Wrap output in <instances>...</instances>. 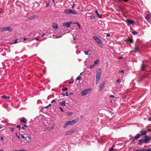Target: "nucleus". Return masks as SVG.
Wrapping results in <instances>:
<instances>
[{
	"mask_svg": "<svg viewBox=\"0 0 151 151\" xmlns=\"http://www.w3.org/2000/svg\"><path fill=\"white\" fill-rule=\"evenodd\" d=\"M79 121V119L77 118L72 121H68L65 122L64 124L63 127L64 128H66L69 125H73L77 123Z\"/></svg>",
	"mask_w": 151,
	"mask_h": 151,
	"instance_id": "1",
	"label": "nucleus"
},
{
	"mask_svg": "<svg viewBox=\"0 0 151 151\" xmlns=\"http://www.w3.org/2000/svg\"><path fill=\"white\" fill-rule=\"evenodd\" d=\"M93 38L96 41L98 45L101 47H103V44L100 39L96 36H93Z\"/></svg>",
	"mask_w": 151,
	"mask_h": 151,
	"instance_id": "2",
	"label": "nucleus"
},
{
	"mask_svg": "<svg viewBox=\"0 0 151 151\" xmlns=\"http://www.w3.org/2000/svg\"><path fill=\"white\" fill-rule=\"evenodd\" d=\"M91 90V88H90L83 90L81 92V95L84 96L86 94H88L90 92Z\"/></svg>",
	"mask_w": 151,
	"mask_h": 151,
	"instance_id": "3",
	"label": "nucleus"
},
{
	"mask_svg": "<svg viewBox=\"0 0 151 151\" xmlns=\"http://www.w3.org/2000/svg\"><path fill=\"white\" fill-rule=\"evenodd\" d=\"M64 12L66 14H71L73 15H76L77 14V12L74 11L71 9H65L64 11Z\"/></svg>",
	"mask_w": 151,
	"mask_h": 151,
	"instance_id": "4",
	"label": "nucleus"
},
{
	"mask_svg": "<svg viewBox=\"0 0 151 151\" xmlns=\"http://www.w3.org/2000/svg\"><path fill=\"white\" fill-rule=\"evenodd\" d=\"M8 31L9 32H11L12 31V29L9 26H7L1 28L0 29V31L1 32H4Z\"/></svg>",
	"mask_w": 151,
	"mask_h": 151,
	"instance_id": "5",
	"label": "nucleus"
},
{
	"mask_svg": "<svg viewBox=\"0 0 151 151\" xmlns=\"http://www.w3.org/2000/svg\"><path fill=\"white\" fill-rule=\"evenodd\" d=\"M149 141V140L147 139L146 136L145 137V139H140L139 140V144L141 145L143 143H146Z\"/></svg>",
	"mask_w": 151,
	"mask_h": 151,
	"instance_id": "6",
	"label": "nucleus"
},
{
	"mask_svg": "<svg viewBox=\"0 0 151 151\" xmlns=\"http://www.w3.org/2000/svg\"><path fill=\"white\" fill-rule=\"evenodd\" d=\"M77 130V128H75L74 129L72 130H71L68 131L66 132L65 135H71L73 133L76 132Z\"/></svg>",
	"mask_w": 151,
	"mask_h": 151,
	"instance_id": "7",
	"label": "nucleus"
},
{
	"mask_svg": "<svg viewBox=\"0 0 151 151\" xmlns=\"http://www.w3.org/2000/svg\"><path fill=\"white\" fill-rule=\"evenodd\" d=\"M55 127V125L52 124V126L50 127H46L44 129V131L45 132H48L50 131L53 129Z\"/></svg>",
	"mask_w": 151,
	"mask_h": 151,
	"instance_id": "8",
	"label": "nucleus"
},
{
	"mask_svg": "<svg viewBox=\"0 0 151 151\" xmlns=\"http://www.w3.org/2000/svg\"><path fill=\"white\" fill-rule=\"evenodd\" d=\"M105 81H103L99 84V90L101 91L105 85Z\"/></svg>",
	"mask_w": 151,
	"mask_h": 151,
	"instance_id": "9",
	"label": "nucleus"
},
{
	"mask_svg": "<svg viewBox=\"0 0 151 151\" xmlns=\"http://www.w3.org/2000/svg\"><path fill=\"white\" fill-rule=\"evenodd\" d=\"M72 23L71 22H64L63 24V25L68 28H69L71 24Z\"/></svg>",
	"mask_w": 151,
	"mask_h": 151,
	"instance_id": "10",
	"label": "nucleus"
},
{
	"mask_svg": "<svg viewBox=\"0 0 151 151\" xmlns=\"http://www.w3.org/2000/svg\"><path fill=\"white\" fill-rule=\"evenodd\" d=\"M126 21L129 24L134 25V22L133 20L127 19L126 20Z\"/></svg>",
	"mask_w": 151,
	"mask_h": 151,
	"instance_id": "11",
	"label": "nucleus"
},
{
	"mask_svg": "<svg viewBox=\"0 0 151 151\" xmlns=\"http://www.w3.org/2000/svg\"><path fill=\"white\" fill-rule=\"evenodd\" d=\"M1 98L5 100H9L10 99V97L6 96V95H4L1 96Z\"/></svg>",
	"mask_w": 151,
	"mask_h": 151,
	"instance_id": "12",
	"label": "nucleus"
},
{
	"mask_svg": "<svg viewBox=\"0 0 151 151\" xmlns=\"http://www.w3.org/2000/svg\"><path fill=\"white\" fill-rule=\"evenodd\" d=\"M151 17V13H150L148 14L145 17V19L147 20H148Z\"/></svg>",
	"mask_w": 151,
	"mask_h": 151,
	"instance_id": "13",
	"label": "nucleus"
},
{
	"mask_svg": "<svg viewBox=\"0 0 151 151\" xmlns=\"http://www.w3.org/2000/svg\"><path fill=\"white\" fill-rule=\"evenodd\" d=\"M20 121L21 122H22L24 123H26L27 122V119L24 117H22L20 119Z\"/></svg>",
	"mask_w": 151,
	"mask_h": 151,
	"instance_id": "14",
	"label": "nucleus"
},
{
	"mask_svg": "<svg viewBox=\"0 0 151 151\" xmlns=\"http://www.w3.org/2000/svg\"><path fill=\"white\" fill-rule=\"evenodd\" d=\"M52 26L54 29H57L58 28L57 24L56 23H53L52 24Z\"/></svg>",
	"mask_w": 151,
	"mask_h": 151,
	"instance_id": "15",
	"label": "nucleus"
},
{
	"mask_svg": "<svg viewBox=\"0 0 151 151\" xmlns=\"http://www.w3.org/2000/svg\"><path fill=\"white\" fill-rule=\"evenodd\" d=\"M141 135L140 134H137L136 136L134 137V139L135 140H137L140 138Z\"/></svg>",
	"mask_w": 151,
	"mask_h": 151,
	"instance_id": "16",
	"label": "nucleus"
},
{
	"mask_svg": "<svg viewBox=\"0 0 151 151\" xmlns=\"http://www.w3.org/2000/svg\"><path fill=\"white\" fill-rule=\"evenodd\" d=\"M101 76H96V84H97L99 82Z\"/></svg>",
	"mask_w": 151,
	"mask_h": 151,
	"instance_id": "17",
	"label": "nucleus"
},
{
	"mask_svg": "<svg viewBox=\"0 0 151 151\" xmlns=\"http://www.w3.org/2000/svg\"><path fill=\"white\" fill-rule=\"evenodd\" d=\"M65 101H62L60 103V104L63 106H65Z\"/></svg>",
	"mask_w": 151,
	"mask_h": 151,
	"instance_id": "18",
	"label": "nucleus"
},
{
	"mask_svg": "<svg viewBox=\"0 0 151 151\" xmlns=\"http://www.w3.org/2000/svg\"><path fill=\"white\" fill-rule=\"evenodd\" d=\"M140 133H141L140 134H141V136L145 135L147 133V131H141L140 132Z\"/></svg>",
	"mask_w": 151,
	"mask_h": 151,
	"instance_id": "19",
	"label": "nucleus"
},
{
	"mask_svg": "<svg viewBox=\"0 0 151 151\" xmlns=\"http://www.w3.org/2000/svg\"><path fill=\"white\" fill-rule=\"evenodd\" d=\"M95 13L97 15V17L99 18H101L102 17V15L101 14H100L98 13V11L97 10H96L95 11Z\"/></svg>",
	"mask_w": 151,
	"mask_h": 151,
	"instance_id": "20",
	"label": "nucleus"
},
{
	"mask_svg": "<svg viewBox=\"0 0 151 151\" xmlns=\"http://www.w3.org/2000/svg\"><path fill=\"white\" fill-rule=\"evenodd\" d=\"M101 70L100 68L98 69L96 71V74L101 75Z\"/></svg>",
	"mask_w": 151,
	"mask_h": 151,
	"instance_id": "21",
	"label": "nucleus"
},
{
	"mask_svg": "<svg viewBox=\"0 0 151 151\" xmlns=\"http://www.w3.org/2000/svg\"><path fill=\"white\" fill-rule=\"evenodd\" d=\"M146 67V65L144 64H142L141 66V69L143 70H144L145 69Z\"/></svg>",
	"mask_w": 151,
	"mask_h": 151,
	"instance_id": "22",
	"label": "nucleus"
},
{
	"mask_svg": "<svg viewBox=\"0 0 151 151\" xmlns=\"http://www.w3.org/2000/svg\"><path fill=\"white\" fill-rule=\"evenodd\" d=\"M25 139L26 140V141H28V142H29L30 141L31 139L29 137L27 136L25 138Z\"/></svg>",
	"mask_w": 151,
	"mask_h": 151,
	"instance_id": "23",
	"label": "nucleus"
},
{
	"mask_svg": "<svg viewBox=\"0 0 151 151\" xmlns=\"http://www.w3.org/2000/svg\"><path fill=\"white\" fill-rule=\"evenodd\" d=\"M125 41L128 44H129L133 43L132 40H125Z\"/></svg>",
	"mask_w": 151,
	"mask_h": 151,
	"instance_id": "24",
	"label": "nucleus"
},
{
	"mask_svg": "<svg viewBox=\"0 0 151 151\" xmlns=\"http://www.w3.org/2000/svg\"><path fill=\"white\" fill-rule=\"evenodd\" d=\"M67 113L68 114V115L69 116L72 115L73 114L72 111L67 112Z\"/></svg>",
	"mask_w": 151,
	"mask_h": 151,
	"instance_id": "25",
	"label": "nucleus"
},
{
	"mask_svg": "<svg viewBox=\"0 0 151 151\" xmlns=\"http://www.w3.org/2000/svg\"><path fill=\"white\" fill-rule=\"evenodd\" d=\"M35 16H32L28 18V19L30 20L33 19L34 18Z\"/></svg>",
	"mask_w": 151,
	"mask_h": 151,
	"instance_id": "26",
	"label": "nucleus"
},
{
	"mask_svg": "<svg viewBox=\"0 0 151 151\" xmlns=\"http://www.w3.org/2000/svg\"><path fill=\"white\" fill-rule=\"evenodd\" d=\"M68 90V88L67 87H64V88H63L62 89V90L63 91H67Z\"/></svg>",
	"mask_w": 151,
	"mask_h": 151,
	"instance_id": "27",
	"label": "nucleus"
},
{
	"mask_svg": "<svg viewBox=\"0 0 151 151\" xmlns=\"http://www.w3.org/2000/svg\"><path fill=\"white\" fill-rule=\"evenodd\" d=\"M137 32L136 31H134L132 32V34L133 35H137Z\"/></svg>",
	"mask_w": 151,
	"mask_h": 151,
	"instance_id": "28",
	"label": "nucleus"
},
{
	"mask_svg": "<svg viewBox=\"0 0 151 151\" xmlns=\"http://www.w3.org/2000/svg\"><path fill=\"white\" fill-rule=\"evenodd\" d=\"M99 62V60H97L95 61L94 64L95 65L96 64H98Z\"/></svg>",
	"mask_w": 151,
	"mask_h": 151,
	"instance_id": "29",
	"label": "nucleus"
},
{
	"mask_svg": "<svg viewBox=\"0 0 151 151\" xmlns=\"http://www.w3.org/2000/svg\"><path fill=\"white\" fill-rule=\"evenodd\" d=\"M13 151H27L26 150L24 149H20L19 150H14Z\"/></svg>",
	"mask_w": 151,
	"mask_h": 151,
	"instance_id": "30",
	"label": "nucleus"
},
{
	"mask_svg": "<svg viewBox=\"0 0 151 151\" xmlns=\"http://www.w3.org/2000/svg\"><path fill=\"white\" fill-rule=\"evenodd\" d=\"M91 51V50H89L88 51H86L84 52L85 54L86 55H88L89 52Z\"/></svg>",
	"mask_w": 151,
	"mask_h": 151,
	"instance_id": "31",
	"label": "nucleus"
},
{
	"mask_svg": "<svg viewBox=\"0 0 151 151\" xmlns=\"http://www.w3.org/2000/svg\"><path fill=\"white\" fill-rule=\"evenodd\" d=\"M75 23H76V24H77V25H78V28H79V29H81V26L77 22H76Z\"/></svg>",
	"mask_w": 151,
	"mask_h": 151,
	"instance_id": "32",
	"label": "nucleus"
},
{
	"mask_svg": "<svg viewBox=\"0 0 151 151\" xmlns=\"http://www.w3.org/2000/svg\"><path fill=\"white\" fill-rule=\"evenodd\" d=\"M76 79L78 80H80L81 79V76L80 75H79V76H78L76 78Z\"/></svg>",
	"mask_w": 151,
	"mask_h": 151,
	"instance_id": "33",
	"label": "nucleus"
},
{
	"mask_svg": "<svg viewBox=\"0 0 151 151\" xmlns=\"http://www.w3.org/2000/svg\"><path fill=\"white\" fill-rule=\"evenodd\" d=\"M95 65L94 64H93L92 65H91L89 66V67L90 68H92L94 67V66H95Z\"/></svg>",
	"mask_w": 151,
	"mask_h": 151,
	"instance_id": "34",
	"label": "nucleus"
},
{
	"mask_svg": "<svg viewBox=\"0 0 151 151\" xmlns=\"http://www.w3.org/2000/svg\"><path fill=\"white\" fill-rule=\"evenodd\" d=\"M90 18L92 19H94L95 18V17L93 15H92L91 16V17H90Z\"/></svg>",
	"mask_w": 151,
	"mask_h": 151,
	"instance_id": "35",
	"label": "nucleus"
},
{
	"mask_svg": "<svg viewBox=\"0 0 151 151\" xmlns=\"http://www.w3.org/2000/svg\"><path fill=\"white\" fill-rule=\"evenodd\" d=\"M134 50L136 52L138 51V49L136 47H135Z\"/></svg>",
	"mask_w": 151,
	"mask_h": 151,
	"instance_id": "36",
	"label": "nucleus"
},
{
	"mask_svg": "<svg viewBox=\"0 0 151 151\" xmlns=\"http://www.w3.org/2000/svg\"><path fill=\"white\" fill-rule=\"evenodd\" d=\"M146 137L147 138V139L148 140H149V141L151 139V137H148V136L147 135Z\"/></svg>",
	"mask_w": 151,
	"mask_h": 151,
	"instance_id": "37",
	"label": "nucleus"
},
{
	"mask_svg": "<svg viewBox=\"0 0 151 151\" xmlns=\"http://www.w3.org/2000/svg\"><path fill=\"white\" fill-rule=\"evenodd\" d=\"M74 82V81H69V83L70 84H73V83Z\"/></svg>",
	"mask_w": 151,
	"mask_h": 151,
	"instance_id": "38",
	"label": "nucleus"
},
{
	"mask_svg": "<svg viewBox=\"0 0 151 151\" xmlns=\"http://www.w3.org/2000/svg\"><path fill=\"white\" fill-rule=\"evenodd\" d=\"M114 150V149L113 147H112L111 148H110L109 150V151H112Z\"/></svg>",
	"mask_w": 151,
	"mask_h": 151,
	"instance_id": "39",
	"label": "nucleus"
},
{
	"mask_svg": "<svg viewBox=\"0 0 151 151\" xmlns=\"http://www.w3.org/2000/svg\"><path fill=\"white\" fill-rule=\"evenodd\" d=\"M137 151H146V150H141V149H138L137 150Z\"/></svg>",
	"mask_w": 151,
	"mask_h": 151,
	"instance_id": "40",
	"label": "nucleus"
},
{
	"mask_svg": "<svg viewBox=\"0 0 151 151\" xmlns=\"http://www.w3.org/2000/svg\"><path fill=\"white\" fill-rule=\"evenodd\" d=\"M121 81V80L120 79H118L116 80V82L118 83H120Z\"/></svg>",
	"mask_w": 151,
	"mask_h": 151,
	"instance_id": "41",
	"label": "nucleus"
},
{
	"mask_svg": "<svg viewBox=\"0 0 151 151\" xmlns=\"http://www.w3.org/2000/svg\"><path fill=\"white\" fill-rule=\"evenodd\" d=\"M17 127V128H19V129H21V126L20 125H17L16 126Z\"/></svg>",
	"mask_w": 151,
	"mask_h": 151,
	"instance_id": "42",
	"label": "nucleus"
},
{
	"mask_svg": "<svg viewBox=\"0 0 151 151\" xmlns=\"http://www.w3.org/2000/svg\"><path fill=\"white\" fill-rule=\"evenodd\" d=\"M59 109H60V110L62 112H63L64 111V110L62 107H60L59 108Z\"/></svg>",
	"mask_w": 151,
	"mask_h": 151,
	"instance_id": "43",
	"label": "nucleus"
},
{
	"mask_svg": "<svg viewBox=\"0 0 151 151\" xmlns=\"http://www.w3.org/2000/svg\"><path fill=\"white\" fill-rule=\"evenodd\" d=\"M20 135H21V137L22 138L24 139L25 138L24 136L23 135V134H21Z\"/></svg>",
	"mask_w": 151,
	"mask_h": 151,
	"instance_id": "44",
	"label": "nucleus"
},
{
	"mask_svg": "<svg viewBox=\"0 0 151 151\" xmlns=\"http://www.w3.org/2000/svg\"><path fill=\"white\" fill-rule=\"evenodd\" d=\"M55 99H53L51 101V103H53V102H55Z\"/></svg>",
	"mask_w": 151,
	"mask_h": 151,
	"instance_id": "45",
	"label": "nucleus"
},
{
	"mask_svg": "<svg viewBox=\"0 0 151 151\" xmlns=\"http://www.w3.org/2000/svg\"><path fill=\"white\" fill-rule=\"evenodd\" d=\"M146 151H151V148L146 150Z\"/></svg>",
	"mask_w": 151,
	"mask_h": 151,
	"instance_id": "46",
	"label": "nucleus"
},
{
	"mask_svg": "<svg viewBox=\"0 0 151 151\" xmlns=\"http://www.w3.org/2000/svg\"><path fill=\"white\" fill-rule=\"evenodd\" d=\"M15 129L14 128H11V131L13 132V131H14Z\"/></svg>",
	"mask_w": 151,
	"mask_h": 151,
	"instance_id": "47",
	"label": "nucleus"
},
{
	"mask_svg": "<svg viewBox=\"0 0 151 151\" xmlns=\"http://www.w3.org/2000/svg\"><path fill=\"white\" fill-rule=\"evenodd\" d=\"M111 97L112 98H114V96L112 95H110L109 96Z\"/></svg>",
	"mask_w": 151,
	"mask_h": 151,
	"instance_id": "48",
	"label": "nucleus"
},
{
	"mask_svg": "<svg viewBox=\"0 0 151 151\" xmlns=\"http://www.w3.org/2000/svg\"><path fill=\"white\" fill-rule=\"evenodd\" d=\"M106 36H107V37H110V34H109V33H108V34H107V35H106Z\"/></svg>",
	"mask_w": 151,
	"mask_h": 151,
	"instance_id": "49",
	"label": "nucleus"
},
{
	"mask_svg": "<svg viewBox=\"0 0 151 151\" xmlns=\"http://www.w3.org/2000/svg\"><path fill=\"white\" fill-rule=\"evenodd\" d=\"M123 58L122 57H120L119 58L118 60H121V59H122Z\"/></svg>",
	"mask_w": 151,
	"mask_h": 151,
	"instance_id": "50",
	"label": "nucleus"
},
{
	"mask_svg": "<svg viewBox=\"0 0 151 151\" xmlns=\"http://www.w3.org/2000/svg\"><path fill=\"white\" fill-rule=\"evenodd\" d=\"M14 43H17V40H16L14 41Z\"/></svg>",
	"mask_w": 151,
	"mask_h": 151,
	"instance_id": "51",
	"label": "nucleus"
},
{
	"mask_svg": "<svg viewBox=\"0 0 151 151\" xmlns=\"http://www.w3.org/2000/svg\"><path fill=\"white\" fill-rule=\"evenodd\" d=\"M148 120L149 121H151V117L148 118Z\"/></svg>",
	"mask_w": 151,
	"mask_h": 151,
	"instance_id": "52",
	"label": "nucleus"
},
{
	"mask_svg": "<svg viewBox=\"0 0 151 151\" xmlns=\"http://www.w3.org/2000/svg\"><path fill=\"white\" fill-rule=\"evenodd\" d=\"M120 72L122 73H124V70H122L120 71Z\"/></svg>",
	"mask_w": 151,
	"mask_h": 151,
	"instance_id": "53",
	"label": "nucleus"
},
{
	"mask_svg": "<svg viewBox=\"0 0 151 151\" xmlns=\"http://www.w3.org/2000/svg\"><path fill=\"white\" fill-rule=\"evenodd\" d=\"M36 40H37V41H38L39 40V39L38 38V37H37L36 38Z\"/></svg>",
	"mask_w": 151,
	"mask_h": 151,
	"instance_id": "54",
	"label": "nucleus"
},
{
	"mask_svg": "<svg viewBox=\"0 0 151 151\" xmlns=\"http://www.w3.org/2000/svg\"><path fill=\"white\" fill-rule=\"evenodd\" d=\"M62 36H56V38H59L61 37Z\"/></svg>",
	"mask_w": 151,
	"mask_h": 151,
	"instance_id": "55",
	"label": "nucleus"
},
{
	"mask_svg": "<svg viewBox=\"0 0 151 151\" xmlns=\"http://www.w3.org/2000/svg\"><path fill=\"white\" fill-rule=\"evenodd\" d=\"M49 3H47L46 4V6L47 7L48 6V5L49 4Z\"/></svg>",
	"mask_w": 151,
	"mask_h": 151,
	"instance_id": "56",
	"label": "nucleus"
},
{
	"mask_svg": "<svg viewBox=\"0 0 151 151\" xmlns=\"http://www.w3.org/2000/svg\"><path fill=\"white\" fill-rule=\"evenodd\" d=\"M68 92H67L66 93V95L67 96H69L68 94Z\"/></svg>",
	"mask_w": 151,
	"mask_h": 151,
	"instance_id": "57",
	"label": "nucleus"
},
{
	"mask_svg": "<svg viewBox=\"0 0 151 151\" xmlns=\"http://www.w3.org/2000/svg\"><path fill=\"white\" fill-rule=\"evenodd\" d=\"M27 37H24V39H23V40L24 41L27 40Z\"/></svg>",
	"mask_w": 151,
	"mask_h": 151,
	"instance_id": "58",
	"label": "nucleus"
},
{
	"mask_svg": "<svg viewBox=\"0 0 151 151\" xmlns=\"http://www.w3.org/2000/svg\"><path fill=\"white\" fill-rule=\"evenodd\" d=\"M4 139V138L3 137L1 136V140H3Z\"/></svg>",
	"mask_w": 151,
	"mask_h": 151,
	"instance_id": "59",
	"label": "nucleus"
},
{
	"mask_svg": "<svg viewBox=\"0 0 151 151\" xmlns=\"http://www.w3.org/2000/svg\"><path fill=\"white\" fill-rule=\"evenodd\" d=\"M45 35V33H43V34H42L41 35V36L42 37H43V36H44V35Z\"/></svg>",
	"mask_w": 151,
	"mask_h": 151,
	"instance_id": "60",
	"label": "nucleus"
},
{
	"mask_svg": "<svg viewBox=\"0 0 151 151\" xmlns=\"http://www.w3.org/2000/svg\"><path fill=\"white\" fill-rule=\"evenodd\" d=\"M100 76V75H99V74H96V76Z\"/></svg>",
	"mask_w": 151,
	"mask_h": 151,
	"instance_id": "61",
	"label": "nucleus"
},
{
	"mask_svg": "<svg viewBox=\"0 0 151 151\" xmlns=\"http://www.w3.org/2000/svg\"><path fill=\"white\" fill-rule=\"evenodd\" d=\"M72 94H73V93H70L68 95H69H69H72Z\"/></svg>",
	"mask_w": 151,
	"mask_h": 151,
	"instance_id": "62",
	"label": "nucleus"
},
{
	"mask_svg": "<svg viewBox=\"0 0 151 151\" xmlns=\"http://www.w3.org/2000/svg\"><path fill=\"white\" fill-rule=\"evenodd\" d=\"M24 127H27V126L25 125V124H24Z\"/></svg>",
	"mask_w": 151,
	"mask_h": 151,
	"instance_id": "63",
	"label": "nucleus"
},
{
	"mask_svg": "<svg viewBox=\"0 0 151 151\" xmlns=\"http://www.w3.org/2000/svg\"><path fill=\"white\" fill-rule=\"evenodd\" d=\"M2 128H3V127H2V126H1V125H0V129H2Z\"/></svg>",
	"mask_w": 151,
	"mask_h": 151,
	"instance_id": "64",
	"label": "nucleus"
}]
</instances>
